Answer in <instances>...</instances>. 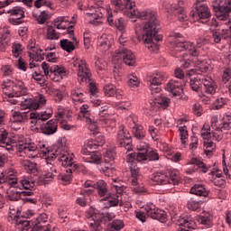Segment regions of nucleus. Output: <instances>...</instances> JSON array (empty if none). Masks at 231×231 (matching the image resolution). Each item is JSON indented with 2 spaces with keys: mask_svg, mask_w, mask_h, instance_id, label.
Segmentation results:
<instances>
[{
  "mask_svg": "<svg viewBox=\"0 0 231 231\" xmlns=\"http://www.w3.org/2000/svg\"><path fill=\"white\" fill-rule=\"evenodd\" d=\"M143 21V25L135 24V35L138 41H143L147 44L148 50L152 53H158L160 46L156 44L158 41H162V37L158 36V22L156 12L148 9L145 13H138Z\"/></svg>",
  "mask_w": 231,
  "mask_h": 231,
  "instance_id": "f257e3e1",
  "label": "nucleus"
},
{
  "mask_svg": "<svg viewBox=\"0 0 231 231\" xmlns=\"http://www.w3.org/2000/svg\"><path fill=\"white\" fill-rule=\"evenodd\" d=\"M30 113V115H28ZM13 116L11 118V129L14 131H19L21 129V125L24 124L30 116L31 124L32 125H41V122H46L49 118H51L53 115V110L48 108L41 113L30 112V111H14L13 112Z\"/></svg>",
  "mask_w": 231,
  "mask_h": 231,
  "instance_id": "f03ea898",
  "label": "nucleus"
},
{
  "mask_svg": "<svg viewBox=\"0 0 231 231\" xmlns=\"http://www.w3.org/2000/svg\"><path fill=\"white\" fill-rule=\"evenodd\" d=\"M199 54L197 56H193L192 54L183 53L180 55V63L181 68L186 69L187 68H190L193 66L194 69H190L187 75L188 77H194L197 75L198 77H204L201 73H207L208 71H212V66L207 60H201L198 58Z\"/></svg>",
  "mask_w": 231,
  "mask_h": 231,
  "instance_id": "7ed1b4c3",
  "label": "nucleus"
},
{
  "mask_svg": "<svg viewBox=\"0 0 231 231\" xmlns=\"http://www.w3.org/2000/svg\"><path fill=\"white\" fill-rule=\"evenodd\" d=\"M12 144L6 145V151L8 152H20L21 156L23 154L26 158H37L39 155V151L37 150V146H35V143H25L26 139L24 136L15 134L11 138Z\"/></svg>",
  "mask_w": 231,
  "mask_h": 231,
  "instance_id": "20e7f679",
  "label": "nucleus"
},
{
  "mask_svg": "<svg viewBox=\"0 0 231 231\" xmlns=\"http://www.w3.org/2000/svg\"><path fill=\"white\" fill-rule=\"evenodd\" d=\"M2 91L8 98H14V97H24L28 94V88L23 79H18L15 77L5 78L1 84Z\"/></svg>",
  "mask_w": 231,
  "mask_h": 231,
  "instance_id": "39448f33",
  "label": "nucleus"
},
{
  "mask_svg": "<svg viewBox=\"0 0 231 231\" xmlns=\"http://www.w3.org/2000/svg\"><path fill=\"white\" fill-rule=\"evenodd\" d=\"M54 153H51L52 158H58L62 167L73 169L75 162L73 161V152L68 151V148L62 143V139H59L53 146Z\"/></svg>",
  "mask_w": 231,
  "mask_h": 231,
  "instance_id": "423d86ee",
  "label": "nucleus"
},
{
  "mask_svg": "<svg viewBox=\"0 0 231 231\" xmlns=\"http://www.w3.org/2000/svg\"><path fill=\"white\" fill-rule=\"evenodd\" d=\"M169 42L172 46L174 51H189V53L193 57H197L199 55V51L196 47H194V43L190 42H187L185 37L180 33L173 32L169 36Z\"/></svg>",
  "mask_w": 231,
  "mask_h": 231,
  "instance_id": "0eeeda50",
  "label": "nucleus"
},
{
  "mask_svg": "<svg viewBox=\"0 0 231 231\" xmlns=\"http://www.w3.org/2000/svg\"><path fill=\"white\" fill-rule=\"evenodd\" d=\"M125 5L122 4V0H111L113 6H116V10H122L124 15L126 17H130L132 19V23H136L137 21H143L142 16L138 15V14H143L147 11H138L136 10V5L133 0H124Z\"/></svg>",
  "mask_w": 231,
  "mask_h": 231,
  "instance_id": "6e6552de",
  "label": "nucleus"
},
{
  "mask_svg": "<svg viewBox=\"0 0 231 231\" xmlns=\"http://www.w3.org/2000/svg\"><path fill=\"white\" fill-rule=\"evenodd\" d=\"M87 217L90 219V223H88L90 231H101L102 226L100 222L104 219L105 221H112L115 219L116 215L113 212L108 213H100L98 209L90 208L87 213Z\"/></svg>",
  "mask_w": 231,
  "mask_h": 231,
  "instance_id": "1a4fd4ad",
  "label": "nucleus"
},
{
  "mask_svg": "<svg viewBox=\"0 0 231 231\" xmlns=\"http://www.w3.org/2000/svg\"><path fill=\"white\" fill-rule=\"evenodd\" d=\"M189 165H194L198 167L201 172L207 174V172H210L212 176V181L216 187H223L225 185V180L221 178V173L217 170H212L210 167L207 166L201 159L191 158L189 162Z\"/></svg>",
  "mask_w": 231,
  "mask_h": 231,
  "instance_id": "9d476101",
  "label": "nucleus"
},
{
  "mask_svg": "<svg viewBox=\"0 0 231 231\" xmlns=\"http://www.w3.org/2000/svg\"><path fill=\"white\" fill-rule=\"evenodd\" d=\"M122 60L126 66L136 65V56H134V53L128 49L120 47L113 54V62L116 64V62H122Z\"/></svg>",
  "mask_w": 231,
  "mask_h": 231,
  "instance_id": "9b49d317",
  "label": "nucleus"
},
{
  "mask_svg": "<svg viewBox=\"0 0 231 231\" xmlns=\"http://www.w3.org/2000/svg\"><path fill=\"white\" fill-rule=\"evenodd\" d=\"M167 77L163 72L155 71L154 73H149L146 77V82L148 84L149 89L152 95H156L162 91V82L165 80Z\"/></svg>",
  "mask_w": 231,
  "mask_h": 231,
  "instance_id": "f8f14e48",
  "label": "nucleus"
},
{
  "mask_svg": "<svg viewBox=\"0 0 231 231\" xmlns=\"http://www.w3.org/2000/svg\"><path fill=\"white\" fill-rule=\"evenodd\" d=\"M114 187L117 194H110L100 200L101 207L103 208H111V207L122 206V192H124V186L114 184Z\"/></svg>",
  "mask_w": 231,
  "mask_h": 231,
  "instance_id": "ddd939ff",
  "label": "nucleus"
},
{
  "mask_svg": "<svg viewBox=\"0 0 231 231\" xmlns=\"http://www.w3.org/2000/svg\"><path fill=\"white\" fill-rule=\"evenodd\" d=\"M213 9L220 21H226L231 12V0H215Z\"/></svg>",
  "mask_w": 231,
  "mask_h": 231,
  "instance_id": "4468645a",
  "label": "nucleus"
},
{
  "mask_svg": "<svg viewBox=\"0 0 231 231\" xmlns=\"http://www.w3.org/2000/svg\"><path fill=\"white\" fill-rule=\"evenodd\" d=\"M106 11V21L110 26H113L115 24V22L113 20V12L111 11L110 5H106L105 9L97 8L95 10V12L87 13V17L88 19V23L90 24H97L98 23V19H102L103 17V11Z\"/></svg>",
  "mask_w": 231,
  "mask_h": 231,
  "instance_id": "2eb2a0df",
  "label": "nucleus"
},
{
  "mask_svg": "<svg viewBox=\"0 0 231 231\" xmlns=\"http://www.w3.org/2000/svg\"><path fill=\"white\" fill-rule=\"evenodd\" d=\"M72 66L77 69L78 79L80 82H91V71L88 69L86 60L77 58L72 61Z\"/></svg>",
  "mask_w": 231,
  "mask_h": 231,
  "instance_id": "dca6fc26",
  "label": "nucleus"
},
{
  "mask_svg": "<svg viewBox=\"0 0 231 231\" xmlns=\"http://www.w3.org/2000/svg\"><path fill=\"white\" fill-rule=\"evenodd\" d=\"M47 164L45 166V173L37 179L38 185H48L51 181H53L55 178L59 176L57 167L51 162H48V158L45 159Z\"/></svg>",
  "mask_w": 231,
  "mask_h": 231,
  "instance_id": "f3484780",
  "label": "nucleus"
},
{
  "mask_svg": "<svg viewBox=\"0 0 231 231\" xmlns=\"http://www.w3.org/2000/svg\"><path fill=\"white\" fill-rule=\"evenodd\" d=\"M91 103L98 111V120L102 123L103 127H107L109 124V106L98 98H91Z\"/></svg>",
  "mask_w": 231,
  "mask_h": 231,
  "instance_id": "a211bd4d",
  "label": "nucleus"
},
{
  "mask_svg": "<svg viewBox=\"0 0 231 231\" xmlns=\"http://www.w3.org/2000/svg\"><path fill=\"white\" fill-rule=\"evenodd\" d=\"M28 54L30 57V62L33 60V62H41V60H44V51L37 45L35 39L29 40L28 45Z\"/></svg>",
  "mask_w": 231,
  "mask_h": 231,
  "instance_id": "6ab92c4d",
  "label": "nucleus"
},
{
  "mask_svg": "<svg viewBox=\"0 0 231 231\" xmlns=\"http://www.w3.org/2000/svg\"><path fill=\"white\" fill-rule=\"evenodd\" d=\"M132 175V190L134 194L141 196L142 194H147V188L142 183V175L138 171L137 168H134L131 171Z\"/></svg>",
  "mask_w": 231,
  "mask_h": 231,
  "instance_id": "aec40b11",
  "label": "nucleus"
},
{
  "mask_svg": "<svg viewBox=\"0 0 231 231\" xmlns=\"http://www.w3.org/2000/svg\"><path fill=\"white\" fill-rule=\"evenodd\" d=\"M196 17L199 23L202 24H207L210 21L212 14L210 13V8L205 2H197L196 5Z\"/></svg>",
  "mask_w": 231,
  "mask_h": 231,
  "instance_id": "412c9836",
  "label": "nucleus"
},
{
  "mask_svg": "<svg viewBox=\"0 0 231 231\" xmlns=\"http://www.w3.org/2000/svg\"><path fill=\"white\" fill-rule=\"evenodd\" d=\"M145 160H147V152H126V162L130 169V172H133L134 168L137 169V172H140V168L136 165V162H145Z\"/></svg>",
  "mask_w": 231,
  "mask_h": 231,
  "instance_id": "4be33fe9",
  "label": "nucleus"
},
{
  "mask_svg": "<svg viewBox=\"0 0 231 231\" xmlns=\"http://www.w3.org/2000/svg\"><path fill=\"white\" fill-rule=\"evenodd\" d=\"M144 210L149 217L152 219H157V221H161V223H165L167 219V212L157 208L154 204L149 202L144 206Z\"/></svg>",
  "mask_w": 231,
  "mask_h": 231,
  "instance_id": "5701e85b",
  "label": "nucleus"
},
{
  "mask_svg": "<svg viewBox=\"0 0 231 231\" xmlns=\"http://www.w3.org/2000/svg\"><path fill=\"white\" fill-rule=\"evenodd\" d=\"M116 142L119 147H125L128 152L133 151L131 148V134H129V132L125 131L122 125L119 126V130L117 132Z\"/></svg>",
  "mask_w": 231,
  "mask_h": 231,
  "instance_id": "b1692460",
  "label": "nucleus"
},
{
  "mask_svg": "<svg viewBox=\"0 0 231 231\" xmlns=\"http://www.w3.org/2000/svg\"><path fill=\"white\" fill-rule=\"evenodd\" d=\"M113 42H115L113 35L104 33L97 38V50L102 53H106V51H109V50H111Z\"/></svg>",
  "mask_w": 231,
  "mask_h": 231,
  "instance_id": "393cba45",
  "label": "nucleus"
},
{
  "mask_svg": "<svg viewBox=\"0 0 231 231\" xmlns=\"http://www.w3.org/2000/svg\"><path fill=\"white\" fill-rule=\"evenodd\" d=\"M165 90L169 91L173 97L181 98L183 95V83L171 79L166 84Z\"/></svg>",
  "mask_w": 231,
  "mask_h": 231,
  "instance_id": "a878e982",
  "label": "nucleus"
},
{
  "mask_svg": "<svg viewBox=\"0 0 231 231\" xmlns=\"http://www.w3.org/2000/svg\"><path fill=\"white\" fill-rule=\"evenodd\" d=\"M38 61H30L29 69L31 70L32 77L34 80L39 82L40 85L44 86L46 84V76L42 75L41 70H39Z\"/></svg>",
  "mask_w": 231,
  "mask_h": 231,
  "instance_id": "bb28decb",
  "label": "nucleus"
},
{
  "mask_svg": "<svg viewBox=\"0 0 231 231\" xmlns=\"http://www.w3.org/2000/svg\"><path fill=\"white\" fill-rule=\"evenodd\" d=\"M67 75L68 70L62 65H52L51 73L50 74L51 80L60 82Z\"/></svg>",
  "mask_w": 231,
  "mask_h": 231,
  "instance_id": "cd10ccee",
  "label": "nucleus"
},
{
  "mask_svg": "<svg viewBox=\"0 0 231 231\" xmlns=\"http://www.w3.org/2000/svg\"><path fill=\"white\" fill-rule=\"evenodd\" d=\"M69 35L72 42H69L68 39L60 40V48L67 51V53H71V51H75L76 46H79V40L73 35V31H69Z\"/></svg>",
  "mask_w": 231,
  "mask_h": 231,
  "instance_id": "c85d7f7f",
  "label": "nucleus"
},
{
  "mask_svg": "<svg viewBox=\"0 0 231 231\" xmlns=\"http://www.w3.org/2000/svg\"><path fill=\"white\" fill-rule=\"evenodd\" d=\"M199 80L202 82L205 93H208V95H214L216 93L217 85H216V82L210 76H200Z\"/></svg>",
  "mask_w": 231,
  "mask_h": 231,
  "instance_id": "c756f323",
  "label": "nucleus"
},
{
  "mask_svg": "<svg viewBox=\"0 0 231 231\" xmlns=\"http://www.w3.org/2000/svg\"><path fill=\"white\" fill-rule=\"evenodd\" d=\"M37 185L39 184L35 181V179L30 176L22 177L18 181V189L20 190H23V189L25 190H34Z\"/></svg>",
  "mask_w": 231,
  "mask_h": 231,
  "instance_id": "7c9ffc66",
  "label": "nucleus"
},
{
  "mask_svg": "<svg viewBox=\"0 0 231 231\" xmlns=\"http://www.w3.org/2000/svg\"><path fill=\"white\" fill-rule=\"evenodd\" d=\"M57 121L51 119L47 123L41 125L42 132L43 134H47L48 136L51 134H55L57 133Z\"/></svg>",
  "mask_w": 231,
  "mask_h": 231,
  "instance_id": "2f4dec72",
  "label": "nucleus"
},
{
  "mask_svg": "<svg viewBox=\"0 0 231 231\" xmlns=\"http://www.w3.org/2000/svg\"><path fill=\"white\" fill-rule=\"evenodd\" d=\"M151 179L156 185H167L169 183V174L165 171H156Z\"/></svg>",
  "mask_w": 231,
  "mask_h": 231,
  "instance_id": "473e14b6",
  "label": "nucleus"
},
{
  "mask_svg": "<svg viewBox=\"0 0 231 231\" xmlns=\"http://www.w3.org/2000/svg\"><path fill=\"white\" fill-rule=\"evenodd\" d=\"M5 183H8L10 187H19V180H17V171L14 170H8L4 171Z\"/></svg>",
  "mask_w": 231,
  "mask_h": 231,
  "instance_id": "72a5a7b5",
  "label": "nucleus"
},
{
  "mask_svg": "<svg viewBox=\"0 0 231 231\" xmlns=\"http://www.w3.org/2000/svg\"><path fill=\"white\" fill-rule=\"evenodd\" d=\"M219 122V118L217 116H213L211 117V127L214 129L215 132H212L213 138L217 140V142H219L221 140V124H219V126L217 125V123Z\"/></svg>",
  "mask_w": 231,
  "mask_h": 231,
  "instance_id": "f704fd0d",
  "label": "nucleus"
},
{
  "mask_svg": "<svg viewBox=\"0 0 231 231\" xmlns=\"http://www.w3.org/2000/svg\"><path fill=\"white\" fill-rule=\"evenodd\" d=\"M70 97L72 102L75 104H82V102L86 100V96L84 95V92H82V89L79 88H73L70 92Z\"/></svg>",
  "mask_w": 231,
  "mask_h": 231,
  "instance_id": "c9c22d12",
  "label": "nucleus"
},
{
  "mask_svg": "<svg viewBox=\"0 0 231 231\" xmlns=\"http://www.w3.org/2000/svg\"><path fill=\"white\" fill-rule=\"evenodd\" d=\"M190 194H194L195 196H202L203 198H207L208 196V189L205 188L203 184H195L190 189Z\"/></svg>",
  "mask_w": 231,
  "mask_h": 231,
  "instance_id": "e433bc0d",
  "label": "nucleus"
},
{
  "mask_svg": "<svg viewBox=\"0 0 231 231\" xmlns=\"http://www.w3.org/2000/svg\"><path fill=\"white\" fill-rule=\"evenodd\" d=\"M134 125L132 126V132L136 138V140H143L145 138V129L141 125H136L134 121H133Z\"/></svg>",
  "mask_w": 231,
  "mask_h": 231,
  "instance_id": "4c0bfd02",
  "label": "nucleus"
},
{
  "mask_svg": "<svg viewBox=\"0 0 231 231\" xmlns=\"http://www.w3.org/2000/svg\"><path fill=\"white\" fill-rule=\"evenodd\" d=\"M7 145H12V137L8 139V132L0 126V146L6 150Z\"/></svg>",
  "mask_w": 231,
  "mask_h": 231,
  "instance_id": "58836bf2",
  "label": "nucleus"
},
{
  "mask_svg": "<svg viewBox=\"0 0 231 231\" xmlns=\"http://www.w3.org/2000/svg\"><path fill=\"white\" fill-rule=\"evenodd\" d=\"M100 172H104L105 176H113L116 170L113 167L111 162H103L98 166Z\"/></svg>",
  "mask_w": 231,
  "mask_h": 231,
  "instance_id": "ea45409f",
  "label": "nucleus"
},
{
  "mask_svg": "<svg viewBox=\"0 0 231 231\" xmlns=\"http://www.w3.org/2000/svg\"><path fill=\"white\" fill-rule=\"evenodd\" d=\"M83 161L87 163H96L98 165L102 162V154L99 152H91L88 157H83Z\"/></svg>",
  "mask_w": 231,
  "mask_h": 231,
  "instance_id": "a19ab883",
  "label": "nucleus"
},
{
  "mask_svg": "<svg viewBox=\"0 0 231 231\" xmlns=\"http://www.w3.org/2000/svg\"><path fill=\"white\" fill-rule=\"evenodd\" d=\"M171 11L174 15H177L179 21L183 23L187 19V14H185V10L182 6H180L178 5H172Z\"/></svg>",
  "mask_w": 231,
  "mask_h": 231,
  "instance_id": "79ce46f5",
  "label": "nucleus"
},
{
  "mask_svg": "<svg viewBox=\"0 0 231 231\" xmlns=\"http://www.w3.org/2000/svg\"><path fill=\"white\" fill-rule=\"evenodd\" d=\"M43 106H46V97L42 94H38L32 99V109L36 111V109H41Z\"/></svg>",
  "mask_w": 231,
  "mask_h": 231,
  "instance_id": "37998d69",
  "label": "nucleus"
},
{
  "mask_svg": "<svg viewBox=\"0 0 231 231\" xmlns=\"http://www.w3.org/2000/svg\"><path fill=\"white\" fill-rule=\"evenodd\" d=\"M168 183L171 185H178L180 183V171L178 170H170L168 172Z\"/></svg>",
  "mask_w": 231,
  "mask_h": 231,
  "instance_id": "c03bdc74",
  "label": "nucleus"
},
{
  "mask_svg": "<svg viewBox=\"0 0 231 231\" xmlns=\"http://www.w3.org/2000/svg\"><path fill=\"white\" fill-rule=\"evenodd\" d=\"M21 217V211L19 210V208L14 206L9 207V217L8 221L11 223H15Z\"/></svg>",
  "mask_w": 231,
  "mask_h": 231,
  "instance_id": "a18cd8bd",
  "label": "nucleus"
},
{
  "mask_svg": "<svg viewBox=\"0 0 231 231\" xmlns=\"http://www.w3.org/2000/svg\"><path fill=\"white\" fill-rule=\"evenodd\" d=\"M205 200H196L194 199H189L187 202V208L189 210H193L194 212L201 209Z\"/></svg>",
  "mask_w": 231,
  "mask_h": 231,
  "instance_id": "49530a36",
  "label": "nucleus"
},
{
  "mask_svg": "<svg viewBox=\"0 0 231 231\" xmlns=\"http://www.w3.org/2000/svg\"><path fill=\"white\" fill-rule=\"evenodd\" d=\"M77 171V165H74L73 168H68L66 170L65 174H58L57 180H60L61 181H64L65 183H69L71 181V174H73V171Z\"/></svg>",
  "mask_w": 231,
  "mask_h": 231,
  "instance_id": "de8ad7c7",
  "label": "nucleus"
},
{
  "mask_svg": "<svg viewBox=\"0 0 231 231\" xmlns=\"http://www.w3.org/2000/svg\"><path fill=\"white\" fill-rule=\"evenodd\" d=\"M17 230L20 231H28L30 230V221L26 220L24 217L18 218L15 222H14Z\"/></svg>",
  "mask_w": 231,
  "mask_h": 231,
  "instance_id": "09e8293b",
  "label": "nucleus"
},
{
  "mask_svg": "<svg viewBox=\"0 0 231 231\" xmlns=\"http://www.w3.org/2000/svg\"><path fill=\"white\" fill-rule=\"evenodd\" d=\"M212 215L206 212L199 217V223L203 225L206 228H210L212 226Z\"/></svg>",
  "mask_w": 231,
  "mask_h": 231,
  "instance_id": "8fccbe9b",
  "label": "nucleus"
},
{
  "mask_svg": "<svg viewBox=\"0 0 231 231\" xmlns=\"http://www.w3.org/2000/svg\"><path fill=\"white\" fill-rule=\"evenodd\" d=\"M94 189H97L98 196L101 198L107 194V183L105 180H97L94 186Z\"/></svg>",
  "mask_w": 231,
  "mask_h": 231,
  "instance_id": "3c124183",
  "label": "nucleus"
},
{
  "mask_svg": "<svg viewBox=\"0 0 231 231\" xmlns=\"http://www.w3.org/2000/svg\"><path fill=\"white\" fill-rule=\"evenodd\" d=\"M19 187H11L7 191V198L11 201H19L21 199V191L17 190Z\"/></svg>",
  "mask_w": 231,
  "mask_h": 231,
  "instance_id": "603ef678",
  "label": "nucleus"
},
{
  "mask_svg": "<svg viewBox=\"0 0 231 231\" xmlns=\"http://www.w3.org/2000/svg\"><path fill=\"white\" fill-rule=\"evenodd\" d=\"M11 50L14 59H19L21 58V55H23V48L19 42H14L11 46Z\"/></svg>",
  "mask_w": 231,
  "mask_h": 231,
  "instance_id": "864d4df0",
  "label": "nucleus"
},
{
  "mask_svg": "<svg viewBox=\"0 0 231 231\" xmlns=\"http://www.w3.org/2000/svg\"><path fill=\"white\" fill-rule=\"evenodd\" d=\"M221 131L231 129V114H225L220 121Z\"/></svg>",
  "mask_w": 231,
  "mask_h": 231,
  "instance_id": "5fc2aeb1",
  "label": "nucleus"
},
{
  "mask_svg": "<svg viewBox=\"0 0 231 231\" xmlns=\"http://www.w3.org/2000/svg\"><path fill=\"white\" fill-rule=\"evenodd\" d=\"M179 132H180L181 145L185 147V145H187V142L189 141V131L187 130V126L186 125L179 126Z\"/></svg>",
  "mask_w": 231,
  "mask_h": 231,
  "instance_id": "6e6d98bb",
  "label": "nucleus"
},
{
  "mask_svg": "<svg viewBox=\"0 0 231 231\" xmlns=\"http://www.w3.org/2000/svg\"><path fill=\"white\" fill-rule=\"evenodd\" d=\"M212 132H210V125L208 124H204L200 130V136L203 138V140H209L212 138Z\"/></svg>",
  "mask_w": 231,
  "mask_h": 231,
  "instance_id": "4d7b16f0",
  "label": "nucleus"
},
{
  "mask_svg": "<svg viewBox=\"0 0 231 231\" xmlns=\"http://www.w3.org/2000/svg\"><path fill=\"white\" fill-rule=\"evenodd\" d=\"M21 165L27 172H35V171H37V163L32 162L28 160L22 161Z\"/></svg>",
  "mask_w": 231,
  "mask_h": 231,
  "instance_id": "13d9d810",
  "label": "nucleus"
},
{
  "mask_svg": "<svg viewBox=\"0 0 231 231\" xmlns=\"http://www.w3.org/2000/svg\"><path fill=\"white\" fill-rule=\"evenodd\" d=\"M35 147L36 151H38V153L39 151H41V152H42L46 156V154L50 152V150L46 148V142H44V140L42 139L36 140Z\"/></svg>",
  "mask_w": 231,
  "mask_h": 231,
  "instance_id": "bf43d9fd",
  "label": "nucleus"
},
{
  "mask_svg": "<svg viewBox=\"0 0 231 231\" xmlns=\"http://www.w3.org/2000/svg\"><path fill=\"white\" fill-rule=\"evenodd\" d=\"M60 37V34L55 31L53 26L49 25L47 27V39L49 41H57Z\"/></svg>",
  "mask_w": 231,
  "mask_h": 231,
  "instance_id": "052dcab7",
  "label": "nucleus"
},
{
  "mask_svg": "<svg viewBox=\"0 0 231 231\" xmlns=\"http://www.w3.org/2000/svg\"><path fill=\"white\" fill-rule=\"evenodd\" d=\"M32 16H34L37 19L39 24H44V23L48 21V18L50 17V14H48V12L46 11H42L38 15L37 14H35V11H33Z\"/></svg>",
  "mask_w": 231,
  "mask_h": 231,
  "instance_id": "680f3d73",
  "label": "nucleus"
},
{
  "mask_svg": "<svg viewBox=\"0 0 231 231\" xmlns=\"http://www.w3.org/2000/svg\"><path fill=\"white\" fill-rule=\"evenodd\" d=\"M86 124H88V130L92 134H97L98 133V125H97V122H95V119L92 117L88 118L85 120Z\"/></svg>",
  "mask_w": 231,
  "mask_h": 231,
  "instance_id": "e2e57ef3",
  "label": "nucleus"
},
{
  "mask_svg": "<svg viewBox=\"0 0 231 231\" xmlns=\"http://www.w3.org/2000/svg\"><path fill=\"white\" fill-rule=\"evenodd\" d=\"M127 84L129 88H133L134 89H136V88L140 86V79H138L137 76H135V74H129Z\"/></svg>",
  "mask_w": 231,
  "mask_h": 231,
  "instance_id": "0e129e2a",
  "label": "nucleus"
},
{
  "mask_svg": "<svg viewBox=\"0 0 231 231\" xmlns=\"http://www.w3.org/2000/svg\"><path fill=\"white\" fill-rule=\"evenodd\" d=\"M190 78V83L189 86L192 89V91H199V82H201L199 80V77L201 76H198V75H193V76H189Z\"/></svg>",
  "mask_w": 231,
  "mask_h": 231,
  "instance_id": "69168bd1",
  "label": "nucleus"
},
{
  "mask_svg": "<svg viewBox=\"0 0 231 231\" xmlns=\"http://www.w3.org/2000/svg\"><path fill=\"white\" fill-rule=\"evenodd\" d=\"M155 102L156 104H159L161 107H163V109H165L166 107H169V104H171V98L162 95L157 97Z\"/></svg>",
  "mask_w": 231,
  "mask_h": 231,
  "instance_id": "338daca9",
  "label": "nucleus"
},
{
  "mask_svg": "<svg viewBox=\"0 0 231 231\" xmlns=\"http://www.w3.org/2000/svg\"><path fill=\"white\" fill-rule=\"evenodd\" d=\"M7 14H10V15L14 17H24V9L21 6H14L10 9Z\"/></svg>",
  "mask_w": 231,
  "mask_h": 231,
  "instance_id": "774afa93",
  "label": "nucleus"
}]
</instances>
